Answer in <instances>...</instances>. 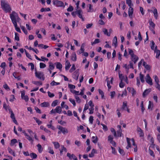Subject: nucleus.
I'll return each instance as SVG.
<instances>
[{"instance_id":"f257e3e1","label":"nucleus","mask_w":160,"mask_h":160,"mask_svg":"<svg viewBox=\"0 0 160 160\" xmlns=\"http://www.w3.org/2000/svg\"><path fill=\"white\" fill-rule=\"evenodd\" d=\"M10 17L15 28L16 30L18 32L21 33L20 29L19 27H18L17 23V22H18L19 19H20L18 14L15 11H13L11 14H10Z\"/></svg>"},{"instance_id":"f03ea898","label":"nucleus","mask_w":160,"mask_h":160,"mask_svg":"<svg viewBox=\"0 0 160 160\" xmlns=\"http://www.w3.org/2000/svg\"><path fill=\"white\" fill-rule=\"evenodd\" d=\"M1 5L2 9L6 13L10 12L12 8L9 3L4 1H1Z\"/></svg>"},{"instance_id":"7ed1b4c3","label":"nucleus","mask_w":160,"mask_h":160,"mask_svg":"<svg viewBox=\"0 0 160 160\" xmlns=\"http://www.w3.org/2000/svg\"><path fill=\"white\" fill-rule=\"evenodd\" d=\"M129 54L131 56V59L134 64L136 63L138 60V57L135 55L133 51H129Z\"/></svg>"},{"instance_id":"20e7f679","label":"nucleus","mask_w":160,"mask_h":160,"mask_svg":"<svg viewBox=\"0 0 160 160\" xmlns=\"http://www.w3.org/2000/svg\"><path fill=\"white\" fill-rule=\"evenodd\" d=\"M53 4L56 6L59 7H63L64 8L65 6L63 2L58 0H53L52 1Z\"/></svg>"},{"instance_id":"39448f33","label":"nucleus","mask_w":160,"mask_h":160,"mask_svg":"<svg viewBox=\"0 0 160 160\" xmlns=\"http://www.w3.org/2000/svg\"><path fill=\"white\" fill-rule=\"evenodd\" d=\"M35 74V76L38 78L42 80V81L44 80L45 78L44 74L42 72H37L36 69Z\"/></svg>"},{"instance_id":"423d86ee","label":"nucleus","mask_w":160,"mask_h":160,"mask_svg":"<svg viewBox=\"0 0 160 160\" xmlns=\"http://www.w3.org/2000/svg\"><path fill=\"white\" fill-rule=\"evenodd\" d=\"M22 132L24 134V136H25L26 138L30 142L31 144H32L34 141L33 139L28 134L25 130H22Z\"/></svg>"},{"instance_id":"0eeeda50","label":"nucleus","mask_w":160,"mask_h":160,"mask_svg":"<svg viewBox=\"0 0 160 160\" xmlns=\"http://www.w3.org/2000/svg\"><path fill=\"white\" fill-rule=\"evenodd\" d=\"M57 128L64 134L68 133V130L66 128L63 127L60 125H58L57 126Z\"/></svg>"},{"instance_id":"6e6552de","label":"nucleus","mask_w":160,"mask_h":160,"mask_svg":"<svg viewBox=\"0 0 160 160\" xmlns=\"http://www.w3.org/2000/svg\"><path fill=\"white\" fill-rule=\"evenodd\" d=\"M146 82L150 85H152V80L149 74H148L146 77Z\"/></svg>"},{"instance_id":"1a4fd4ad","label":"nucleus","mask_w":160,"mask_h":160,"mask_svg":"<svg viewBox=\"0 0 160 160\" xmlns=\"http://www.w3.org/2000/svg\"><path fill=\"white\" fill-rule=\"evenodd\" d=\"M79 75V70L77 69L72 74V77L74 79L77 81L78 79Z\"/></svg>"},{"instance_id":"9d476101","label":"nucleus","mask_w":160,"mask_h":160,"mask_svg":"<svg viewBox=\"0 0 160 160\" xmlns=\"http://www.w3.org/2000/svg\"><path fill=\"white\" fill-rule=\"evenodd\" d=\"M77 12L78 16L79 18L82 19V21H83L84 20V18L82 16V10L81 9L77 10Z\"/></svg>"},{"instance_id":"9b49d317","label":"nucleus","mask_w":160,"mask_h":160,"mask_svg":"<svg viewBox=\"0 0 160 160\" xmlns=\"http://www.w3.org/2000/svg\"><path fill=\"white\" fill-rule=\"evenodd\" d=\"M9 112L11 114L10 117L12 119L13 122L16 124H18L17 121L16 120L15 115L12 110H10Z\"/></svg>"},{"instance_id":"f8f14e48","label":"nucleus","mask_w":160,"mask_h":160,"mask_svg":"<svg viewBox=\"0 0 160 160\" xmlns=\"http://www.w3.org/2000/svg\"><path fill=\"white\" fill-rule=\"evenodd\" d=\"M148 22L149 24V29H154L155 26V24L152 22V19H150L149 20Z\"/></svg>"},{"instance_id":"ddd939ff","label":"nucleus","mask_w":160,"mask_h":160,"mask_svg":"<svg viewBox=\"0 0 160 160\" xmlns=\"http://www.w3.org/2000/svg\"><path fill=\"white\" fill-rule=\"evenodd\" d=\"M152 8L153 9V11L151 10V11L153 12L154 17L155 19H157L158 16L157 10L155 7H152Z\"/></svg>"},{"instance_id":"4468645a","label":"nucleus","mask_w":160,"mask_h":160,"mask_svg":"<svg viewBox=\"0 0 160 160\" xmlns=\"http://www.w3.org/2000/svg\"><path fill=\"white\" fill-rule=\"evenodd\" d=\"M150 46L152 50H158L157 49V46H155V43L153 40L151 41Z\"/></svg>"},{"instance_id":"2eb2a0df","label":"nucleus","mask_w":160,"mask_h":160,"mask_svg":"<svg viewBox=\"0 0 160 160\" xmlns=\"http://www.w3.org/2000/svg\"><path fill=\"white\" fill-rule=\"evenodd\" d=\"M112 45L115 48L117 46V38L116 36H115L113 39Z\"/></svg>"},{"instance_id":"dca6fc26","label":"nucleus","mask_w":160,"mask_h":160,"mask_svg":"<svg viewBox=\"0 0 160 160\" xmlns=\"http://www.w3.org/2000/svg\"><path fill=\"white\" fill-rule=\"evenodd\" d=\"M151 92V89L149 88L146 89L142 93V96L143 98H145L147 95H148Z\"/></svg>"},{"instance_id":"f3484780","label":"nucleus","mask_w":160,"mask_h":160,"mask_svg":"<svg viewBox=\"0 0 160 160\" xmlns=\"http://www.w3.org/2000/svg\"><path fill=\"white\" fill-rule=\"evenodd\" d=\"M61 148L59 149V150L60 152V155H62L63 154V151H64L65 152H67V149L63 145H61Z\"/></svg>"},{"instance_id":"a211bd4d","label":"nucleus","mask_w":160,"mask_h":160,"mask_svg":"<svg viewBox=\"0 0 160 160\" xmlns=\"http://www.w3.org/2000/svg\"><path fill=\"white\" fill-rule=\"evenodd\" d=\"M127 142L128 143V145L126 147V148L127 149H128L130 148L131 147V145L130 142V139L128 138H126Z\"/></svg>"},{"instance_id":"6ab92c4d","label":"nucleus","mask_w":160,"mask_h":160,"mask_svg":"<svg viewBox=\"0 0 160 160\" xmlns=\"http://www.w3.org/2000/svg\"><path fill=\"white\" fill-rule=\"evenodd\" d=\"M70 62L68 61L67 60L65 62V69L66 70H68L71 66Z\"/></svg>"},{"instance_id":"aec40b11","label":"nucleus","mask_w":160,"mask_h":160,"mask_svg":"<svg viewBox=\"0 0 160 160\" xmlns=\"http://www.w3.org/2000/svg\"><path fill=\"white\" fill-rule=\"evenodd\" d=\"M71 58V59L72 61H76L77 59V56L76 53L75 52H73L72 53Z\"/></svg>"},{"instance_id":"412c9836","label":"nucleus","mask_w":160,"mask_h":160,"mask_svg":"<svg viewBox=\"0 0 160 160\" xmlns=\"http://www.w3.org/2000/svg\"><path fill=\"white\" fill-rule=\"evenodd\" d=\"M3 108L6 111H7L8 109L9 112L10 111V110H12L10 106L8 105L7 106L5 102H4L3 104Z\"/></svg>"},{"instance_id":"4be33fe9","label":"nucleus","mask_w":160,"mask_h":160,"mask_svg":"<svg viewBox=\"0 0 160 160\" xmlns=\"http://www.w3.org/2000/svg\"><path fill=\"white\" fill-rule=\"evenodd\" d=\"M7 149L9 153L12 154L14 156H15V153L14 151L12 150L11 148L9 147H8Z\"/></svg>"},{"instance_id":"5701e85b","label":"nucleus","mask_w":160,"mask_h":160,"mask_svg":"<svg viewBox=\"0 0 160 160\" xmlns=\"http://www.w3.org/2000/svg\"><path fill=\"white\" fill-rule=\"evenodd\" d=\"M56 65V68L59 70H61L62 68V64L59 62H57L55 63Z\"/></svg>"},{"instance_id":"b1692460","label":"nucleus","mask_w":160,"mask_h":160,"mask_svg":"<svg viewBox=\"0 0 160 160\" xmlns=\"http://www.w3.org/2000/svg\"><path fill=\"white\" fill-rule=\"evenodd\" d=\"M38 47L39 48V49H46L49 47L47 45H44L43 44H40L38 45Z\"/></svg>"},{"instance_id":"393cba45","label":"nucleus","mask_w":160,"mask_h":160,"mask_svg":"<svg viewBox=\"0 0 160 160\" xmlns=\"http://www.w3.org/2000/svg\"><path fill=\"white\" fill-rule=\"evenodd\" d=\"M49 103L47 102H44L40 104V106L42 107H47L49 106Z\"/></svg>"},{"instance_id":"a878e982","label":"nucleus","mask_w":160,"mask_h":160,"mask_svg":"<svg viewBox=\"0 0 160 160\" xmlns=\"http://www.w3.org/2000/svg\"><path fill=\"white\" fill-rule=\"evenodd\" d=\"M133 12V9L131 7H130L128 9V14L129 17L132 16Z\"/></svg>"},{"instance_id":"bb28decb","label":"nucleus","mask_w":160,"mask_h":160,"mask_svg":"<svg viewBox=\"0 0 160 160\" xmlns=\"http://www.w3.org/2000/svg\"><path fill=\"white\" fill-rule=\"evenodd\" d=\"M96 153V150L93 149L91 151V152L89 154V157L90 158L93 157L95 153Z\"/></svg>"},{"instance_id":"cd10ccee","label":"nucleus","mask_w":160,"mask_h":160,"mask_svg":"<svg viewBox=\"0 0 160 160\" xmlns=\"http://www.w3.org/2000/svg\"><path fill=\"white\" fill-rule=\"evenodd\" d=\"M56 112L57 113L60 114L62 112V108L60 106H57L55 108Z\"/></svg>"},{"instance_id":"c85d7f7f","label":"nucleus","mask_w":160,"mask_h":160,"mask_svg":"<svg viewBox=\"0 0 160 160\" xmlns=\"http://www.w3.org/2000/svg\"><path fill=\"white\" fill-rule=\"evenodd\" d=\"M17 142V140L16 139H13L11 140L10 145L11 146H13Z\"/></svg>"},{"instance_id":"c756f323","label":"nucleus","mask_w":160,"mask_h":160,"mask_svg":"<svg viewBox=\"0 0 160 160\" xmlns=\"http://www.w3.org/2000/svg\"><path fill=\"white\" fill-rule=\"evenodd\" d=\"M52 143L54 144V147L56 149L60 147V145L58 142H52Z\"/></svg>"},{"instance_id":"7c9ffc66","label":"nucleus","mask_w":160,"mask_h":160,"mask_svg":"<svg viewBox=\"0 0 160 160\" xmlns=\"http://www.w3.org/2000/svg\"><path fill=\"white\" fill-rule=\"evenodd\" d=\"M102 31L104 34L107 35L108 36H110V33L108 32V31L107 29L106 28H103Z\"/></svg>"},{"instance_id":"2f4dec72","label":"nucleus","mask_w":160,"mask_h":160,"mask_svg":"<svg viewBox=\"0 0 160 160\" xmlns=\"http://www.w3.org/2000/svg\"><path fill=\"white\" fill-rule=\"evenodd\" d=\"M37 146L38 147V149L39 152L40 153H41L43 150V149L41 145L40 144H38Z\"/></svg>"},{"instance_id":"473e14b6","label":"nucleus","mask_w":160,"mask_h":160,"mask_svg":"<svg viewBox=\"0 0 160 160\" xmlns=\"http://www.w3.org/2000/svg\"><path fill=\"white\" fill-rule=\"evenodd\" d=\"M32 83L36 85H42V82L40 81H32Z\"/></svg>"},{"instance_id":"72a5a7b5","label":"nucleus","mask_w":160,"mask_h":160,"mask_svg":"<svg viewBox=\"0 0 160 160\" xmlns=\"http://www.w3.org/2000/svg\"><path fill=\"white\" fill-rule=\"evenodd\" d=\"M98 141V138L97 137L92 136V141L94 143H96Z\"/></svg>"},{"instance_id":"f704fd0d","label":"nucleus","mask_w":160,"mask_h":160,"mask_svg":"<svg viewBox=\"0 0 160 160\" xmlns=\"http://www.w3.org/2000/svg\"><path fill=\"white\" fill-rule=\"evenodd\" d=\"M118 152H119L122 155H124L125 153L124 150L122 149H121L120 147H118Z\"/></svg>"},{"instance_id":"c9c22d12","label":"nucleus","mask_w":160,"mask_h":160,"mask_svg":"<svg viewBox=\"0 0 160 160\" xmlns=\"http://www.w3.org/2000/svg\"><path fill=\"white\" fill-rule=\"evenodd\" d=\"M127 102H124L122 103V110H125L126 108L127 107Z\"/></svg>"},{"instance_id":"e433bc0d","label":"nucleus","mask_w":160,"mask_h":160,"mask_svg":"<svg viewBox=\"0 0 160 160\" xmlns=\"http://www.w3.org/2000/svg\"><path fill=\"white\" fill-rule=\"evenodd\" d=\"M100 42V39H96L93 42H91V45H93L94 44L98 43Z\"/></svg>"},{"instance_id":"4c0bfd02","label":"nucleus","mask_w":160,"mask_h":160,"mask_svg":"<svg viewBox=\"0 0 160 160\" xmlns=\"http://www.w3.org/2000/svg\"><path fill=\"white\" fill-rule=\"evenodd\" d=\"M98 92L99 94L101 95V98L102 99L104 97V93L101 89H98Z\"/></svg>"},{"instance_id":"58836bf2","label":"nucleus","mask_w":160,"mask_h":160,"mask_svg":"<svg viewBox=\"0 0 160 160\" xmlns=\"http://www.w3.org/2000/svg\"><path fill=\"white\" fill-rule=\"evenodd\" d=\"M140 78L142 82L143 83L144 82V76L141 73L140 74Z\"/></svg>"},{"instance_id":"ea45409f","label":"nucleus","mask_w":160,"mask_h":160,"mask_svg":"<svg viewBox=\"0 0 160 160\" xmlns=\"http://www.w3.org/2000/svg\"><path fill=\"white\" fill-rule=\"evenodd\" d=\"M122 130L121 129H119L117 131V136L118 137H121L122 135Z\"/></svg>"},{"instance_id":"a19ab883","label":"nucleus","mask_w":160,"mask_h":160,"mask_svg":"<svg viewBox=\"0 0 160 160\" xmlns=\"http://www.w3.org/2000/svg\"><path fill=\"white\" fill-rule=\"evenodd\" d=\"M111 132L113 133L114 136L116 137L117 136L116 132L115 129L113 128H111L110 129Z\"/></svg>"},{"instance_id":"79ce46f5","label":"nucleus","mask_w":160,"mask_h":160,"mask_svg":"<svg viewBox=\"0 0 160 160\" xmlns=\"http://www.w3.org/2000/svg\"><path fill=\"white\" fill-rule=\"evenodd\" d=\"M148 151L150 155L152 156L153 158H154L155 157V156L153 151L150 149V148H149Z\"/></svg>"},{"instance_id":"37998d69","label":"nucleus","mask_w":160,"mask_h":160,"mask_svg":"<svg viewBox=\"0 0 160 160\" xmlns=\"http://www.w3.org/2000/svg\"><path fill=\"white\" fill-rule=\"evenodd\" d=\"M155 53L156 54V58H159L160 55V51H154Z\"/></svg>"},{"instance_id":"c03bdc74","label":"nucleus","mask_w":160,"mask_h":160,"mask_svg":"<svg viewBox=\"0 0 160 160\" xmlns=\"http://www.w3.org/2000/svg\"><path fill=\"white\" fill-rule=\"evenodd\" d=\"M15 39L17 41L19 40V34L16 32H15Z\"/></svg>"},{"instance_id":"a18cd8bd","label":"nucleus","mask_w":160,"mask_h":160,"mask_svg":"<svg viewBox=\"0 0 160 160\" xmlns=\"http://www.w3.org/2000/svg\"><path fill=\"white\" fill-rule=\"evenodd\" d=\"M89 9L88 11V12H92L94 10L92 8V6L91 4H89Z\"/></svg>"},{"instance_id":"49530a36","label":"nucleus","mask_w":160,"mask_h":160,"mask_svg":"<svg viewBox=\"0 0 160 160\" xmlns=\"http://www.w3.org/2000/svg\"><path fill=\"white\" fill-rule=\"evenodd\" d=\"M69 101L73 104L74 106H76V103L75 100L74 99L70 98L69 99Z\"/></svg>"},{"instance_id":"de8ad7c7","label":"nucleus","mask_w":160,"mask_h":160,"mask_svg":"<svg viewBox=\"0 0 160 160\" xmlns=\"http://www.w3.org/2000/svg\"><path fill=\"white\" fill-rule=\"evenodd\" d=\"M49 68L48 69L52 70L54 68V66L51 62H49Z\"/></svg>"},{"instance_id":"09e8293b","label":"nucleus","mask_w":160,"mask_h":160,"mask_svg":"<svg viewBox=\"0 0 160 160\" xmlns=\"http://www.w3.org/2000/svg\"><path fill=\"white\" fill-rule=\"evenodd\" d=\"M60 84L59 82H56L54 81H53L50 83V84L52 86L59 85Z\"/></svg>"},{"instance_id":"8fccbe9b","label":"nucleus","mask_w":160,"mask_h":160,"mask_svg":"<svg viewBox=\"0 0 160 160\" xmlns=\"http://www.w3.org/2000/svg\"><path fill=\"white\" fill-rule=\"evenodd\" d=\"M58 100H55L51 104V106L52 107H55L57 105L58 103Z\"/></svg>"},{"instance_id":"3c124183","label":"nucleus","mask_w":160,"mask_h":160,"mask_svg":"<svg viewBox=\"0 0 160 160\" xmlns=\"http://www.w3.org/2000/svg\"><path fill=\"white\" fill-rule=\"evenodd\" d=\"M30 156L33 159H35L37 158V156L36 153L33 152L30 154Z\"/></svg>"},{"instance_id":"603ef678","label":"nucleus","mask_w":160,"mask_h":160,"mask_svg":"<svg viewBox=\"0 0 160 160\" xmlns=\"http://www.w3.org/2000/svg\"><path fill=\"white\" fill-rule=\"evenodd\" d=\"M3 87L5 90L8 91H9L10 90L9 87L6 84H5L3 85Z\"/></svg>"},{"instance_id":"864d4df0","label":"nucleus","mask_w":160,"mask_h":160,"mask_svg":"<svg viewBox=\"0 0 160 160\" xmlns=\"http://www.w3.org/2000/svg\"><path fill=\"white\" fill-rule=\"evenodd\" d=\"M76 69V68L75 67V65L73 64H72L71 68L69 70V72L71 73L73 71H74Z\"/></svg>"},{"instance_id":"5fc2aeb1","label":"nucleus","mask_w":160,"mask_h":160,"mask_svg":"<svg viewBox=\"0 0 160 160\" xmlns=\"http://www.w3.org/2000/svg\"><path fill=\"white\" fill-rule=\"evenodd\" d=\"M21 29H22V30L23 31V32H24V33L25 34L27 35L28 33V32L26 30V29H25V27L24 26H21Z\"/></svg>"},{"instance_id":"6e6d98bb","label":"nucleus","mask_w":160,"mask_h":160,"mask_svg":"<svg viewBox=\"0 0 160 160\" xmlns=\"http://www.w3.org/2000/svg\"><path fill=\"white\" fill-rule=\"evenodd\" d=\"M33 119L36 121V122L38 124V125H40L42 123V122L39 120L37 118L34 117Z\"/></svg>"},{"instance_id":"4d7b16f0","label":"nucleus","mask_w":160,"mask_h":160,"mask_svg":"<svg viewBox=\"0 0 160 160\" xmlns=\"http://www.w3.org/2000/svg\"><path fill=\"white\" fill-rule=\"evenodd\" d=\"M70 92L73 93L75 94L76 95H79V91H77L75 90H70Z\"/></svg>"},{"instance_id":"13d9d810","label":"nucleus","mask_w":160,"mask_h":160,"mask_svg":"<svg viewBox=\"0 0 160 160\" xmlns=\"http://www.w3.org/2000/svg\"><path fill=\"white\" fill-rule=\"evenodd\" d=\"M111 148L112 149V153L114 155H116L117 153V151L115 148L112 146H111Z\"/></svg>"},{"instance_id":"bf43d9fd","label":"nucleus","mask_w":160,"mask_h":160,"mask_svg":"<svg viewBox=\"0 0 160 160\" xmlns=\"http://www.w3.org/2000/svg\"><path fill=\"white\" fill-rule=\"evenodd\" d=\"M46 64L40 62V68H43L46 67Z\"/></svg>"},{"instance_id":"052dcab7","label":"nucleus","mask_w":160,"mask_h":160,"mask_svg":"<svg viewBox=\"0 0 160 160\" xmlns=\"http://www.w3.org/2000/svg\"><path fill=\"white\" fill-rule=\"evenodd\" d=\"M127 4L129 7H131L132 6V1L131 0H126Z\"/></svg>"},{"instance_id":"680f3d73","label":"nucleus","mask_w":160,"mask_h":160,"mask_svg":"<svg viewBox=\"0 0 160 160\" xmlns=\"http://www.w3.org/2000/svg\"><path fill=\"white\" fill-rule=\"evenodd\" d=\"M68 87L69 88L70 90L75 89L76 87L75 86L73 85L69 84Z\"/></svg>"},{"instance_id":"e2e57ef3","label":"nucleus","mask_w":160,"mask_h":160,"mask_svg":"<svg viewBox=\"0 0 160 160\" xmlns=\"http://www.w3.org/2000/svg\"><path fill=\"white\" fill-rule=\"evenodd\" d=\"M89 122L92 124L93 123V117L92 116H91L89 117Z\"/></svg>"},{"instance_id":"0e129e2a","label":"nucleus","mask_w":160,"mask_h":160,"mask_svg":"<svg viewBox=\"0 0 160 160\" xmlns=\"http://www.w3.org/2000/svg\"><path fill=\"white\" fill-rule=\"evenodd\" d=\"M75 98L77 102L80 103L81 102V100L79 97L76 96H75Z\"/></svg>"},{"instance_id":"69168bd1","label":"nucleus","mask_w":160,"mask_h":160,"mask_svg":"<svg viewBox=\"0 0 160 160\" xmlns=\"http://www.w3.org/2000/svg\"><path fill=\"white\" fill-rule=\"evenodd\" d=\"M6 66V64L5 62H3L1 63L0 67L3 69H5Z\"/></svg>"},{"instance_id":"338daca9","label":"nucleus","mask_w":160,"mask_h":160,"mask_svg":"<svg viewBox=\"0 0 160 160\" xmlns=\"http://www.w3.org/2000/svg\"><path fill=\"white\" fill-rule=\"evenodd\" d=\"M15 99L14 96L13 95H12L10 96V98L9 99V101L12 102L14 101V99Z\"/></svg>"},{"instance_id":"774afa93","label":"nucleus","mask_w":160,"mask_h":160,"mask_svg":"<svg viewBox=\"0 0 160 160\" xmlns=\"http://www.w3.org/2000/svg\"><path fill=\"white\" fill-rule=\"evenodd\" d=\"M131 93L132 94V96H133L136 94V91L133 88H132Z\"/></svg>"}]
</instances>
